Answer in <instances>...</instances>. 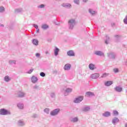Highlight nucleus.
Here are the masks:
<instances>
[{
  "mask_svg": "<svg viewBox=\"0 0 127 127\" xmlns=\"http://www.w3.org/2000/svg\"><path fill=\"white\" fill-rule=\"evenodd\" d=\"M68 23L69 29L72 30L76 25V20L73 19H70L68 20Z\"/></svg>",
  "mask_w": 127,
  "mask_h": 127,
  "instance_id": "obj_1",
  "label": "nucleus"
},
{
  "mask_svg": "<svg viewBox=\"0 0 127 127\" xmlns=\"http://www.w3.org/2000/svg\"><path fill=\"white\" fill-rule=\"evenodd\" d=\"M9 114H10V113H9V111L5 109L0 110V115H9Z\"/></svg>",
  "mask_w": 127,
  "mask_h": 127,
  "instance_id": "obj_2",
  "label": "nucleus"
},
{
  "mask_svg": "<svg viewBox=\"0 0 127 127\" xmlns=\"http://www.w3.org/2000/svg\"><path fill=\"white\" fill-rule=\"evenodd\" d=\"M84 99V97L83 96H80L78 98H77L74 100V103H80V102H82L83 101V99Z\"/></svg>",
  "mask_w": 127,
  "mask_h": 127,
  "instance_id": "obj_3",
  "label": "nucleus"
},
{
  "mask_svg": "<svg viewBox=\"0 0 127 127\" xmlns=\"http://www.w3.org/2000/svg\"><path fill=\"white\" fill-rule=\"evenodd\" d=\"M59 111H60V109H57L54 110L53 111H52L51 112V116H56V115H57L58 113H59Z\"/></svg>",
  "mask_w": 127,
  "mask_h": 127,
  "instance_id": "obj_4",
  "label": "nucleus"
},
{
  "mask_svg": "<svg viewBox=\"0 0 127 127\" xmlns=\"http://www.w3.org/2000/svg\"><path fill=\"white\" fill-rule=\"evenodd\" d=\"M62 5L63 7H66V8H70L71 7V4L70 3H63Z\"/></svg>",
  "mask_w": 127,
  "mask_h": 127,
  "instance_id": "obj_5",
  "label": "nucleus"
},
{
  "mask_svg": "<svg viewBox=\"0 0 127 127\" xmlns=\"http://www.w3.org/2000/svg\"><path fill=\"white\" fill-rule=\"evenodd\" d=\"M22 11H23L22 8H18L15 9V12L16 13H20V12H22Z\"/></svg>",
  "mask_w": 127,
  "mask_h": 127,
  "instance_id": "obj_6",
  "label": "nucleus"
},
{
  "mask_svg": "<svg viewBox=\"0 0 127 127\" xmlns=\"http://www.w3.org/2000/svg\"><path fill=\"white\" fill-rule=\"evenodd\" d=\"M67 54L68 56H75V54H74V52L72 50L68 51L67 52Z\"/></svg>",
  "mask_w": 127,
  "mask_h": 127,
  "instance_id": "obj_7",
  "label": "nucleus"
},
{
  "mask_svg": "<svg viewBox=\"0 0 127 127\" xmlns=\"http://www.w3.org/2000/svg\"><path fill=\"white\" fill-rule=\"evenodd\" d=\"M17 95L18 98H22V97H24V93L21 91L18 92Z\"/></svg>",
  "mask_w": 127,
  "mask_h": 127,
  "instance_id": "obj_8",
  "label": "nucleus"
},
{
  "mask_svg": "<svg viewBox=\"0 0 127 127\" xmlns=\"http://www.w3.org/2000/svg\"><path fill=\"white\" fill-rule=\"evenodd\" d=\"M99 74L98 73H94L91 75V77L92 79H97V78H99Z\"/></svg>",
  "mask_w": 127,
  "mask_h": 127,
  "instance_id": "obj_9",
  "label": "nucleus"
},
{
  "mask_svg": "<svg viewBox=\"0 0 127 127\" xmlns=\"http://www.w3.org/2000/svg\"><path fill=\"white\" fill-rule=\"evenodd\" d=\"M71 68V64H66L64 66V70H69Z\"/></svg>",
  "mask_w": 127,
  "mask_h": 127,
  "instance_id": "obj_10",
  "label": "nucleus"
},
{
  "mask_svg": "<svg viewBox=\"0 0 127 127\" xmlns=\"http://www.w3.org/2000/svg\"><path fill=\"white\" fill-rule=\"evenodd\" d=\"M95 54H96V55H98L99 56H103L104 53L101 51H96L95 52Z\"/></svg>",
  "mask_w": 127,
  "mask_h": 127,
  "instance_id": "obj_11",
  "label": "nucleus"
},
{
  "mask_svg": "<svg viewBox=\"0 0 127 127\" xmlns=\"http://www.w3.org/2000/svg\"><path fill=\"white\" fill-rule=\"evenodd\" d=\"M115 89L117 92H122L123 91V88L119 86L115 87Z\"/></svg>",
  "mask_w": 127,
  "mask_h": 127,
  "instance_id": "obj_12",
  "label": "nucleus"
},
{
  "mask_svg": "<svg viewBox=\"0 0 127 127\" xmlns=\"http://www.w3.org/2000/svg\"><path fill=\"white\" fill-rule=\"evenodd\" d=\"M102 116H103V117H110V116H111V113L109 112H106L103 114Z\"/></svg>",
  "mask_w": 127,
  "mask_h": 127,
  "instance_id": "obj_13",
  "label": "nucleus"
},
{
  "mask_svg": "<svg viewBox=\"0 0 127 127\" xmlns=\"http://www.w3.org/2000/svg\"><path fill=\"white\" fill-rule=\"evenodd\" d=\"M112 84H113V81H107L106 82H105V86L109 87V86H111Z\"/></svg>",
  "mask_w": 127,
  "mask_h": 127,
  "instance_id": "obj_14",
  "label": "nucleus"
},
{
  "mask_svg": "<svg viewBox=\"0 0 127 127\" xmlns=\"http://www.w3.org/2000/svg\"><path fill=\"white\" fill-rule=\"evenodd\" d=\"M49 26H48V25L47 24H43L42 25V29H44V30L47 29L48 28H49Z\"/></svg>",
  "mask_w": 127,
  "mask_h": 127,
  "instance_id": "obj_15",
  "label": "nucleus"
},
{
  "mask_svg": "<svg viewBox=\"0 0 127 127\" xmlns=\"http://www.w3.org/2000/svg\"><path fill=\"white\" fill-rule=\"evenodd\" d=\"M33 26L36 28V32H39V28H38V25L35 24H33Z\"/></svg>",
  "mask_w": 127,
  "mask_h": 127,
  "instance_id": "obj_16",
  "label": "nucleus"
},
{
  "mask_svg": "<svg viewBox=\"0 0 127 127\" xmlns=\"http://www.w3.org/2000/svg\"><path fill=\"white\" fill-rule=\"evenodd\" d=\"M32 82L33 83H36V82H37V78L35 76H32Z\"/></svg>",
  "mask_w": 127,
  "mask_h": 127,
  "instance_id": "obj_17",
  "label": "nucleus"
},
{
  "mask_svg": "<svg viewBox=\"0 0 127 127\" xmlns=\"http://www.w3.org/2000/svg\"><path fill=\"white\" fill-rule=\"evenodd\" d=\"M89 67L90 70H94L95 69V65H94L93 64H89Z\"/></svg>",
  "mask_w": 127,
  "mask_h": 127,
  "instance_id": "obj_18",
  "label": "nucleus"
},
{
  "mask_svg": "<svg viewBox=\"0 0 127 127\" xmlns=\"http://www.w3.org/2000/svg\"><path fill=\"white\" fill-rule=\"evenodd\" d=\"M86 97H90V96H94V93L91 92H88L86 93Z\"/></svg>",
  "mask_w": 127,
  "mask_h": 127,
  "instance_id": "obj_19",
  "label": "nucleus"
},
{
  "mask_svg": "<svg viewBox=\"0 0 127 127\" xmlns=\"http://www.w3.org/2000/svg\"><path fill=\"white\" fill-rule=\"evenodd\" d=\"M119 121L120 120H119V119L115 118L113 120V124H114V125H115V124H117V123H119Z\"/></svg>",
  "mask_w": 127,
  "mask_h": 127,
  "instance_id": "obj_20",
  "label": "nucleus"
},
{
  "mask_svg": "<svg viewBox=\"0 0 127 127\" xmlns=\"http://www.w3.org/2000/svg\"><path fill=\"white\" fill-rule=\"evenodd\" d=\"M89 12L90 14H92V15H93V14H95V13H96V11H94L92 9H89Z\"/></svg>",
  "mask_w": 127,
  "mask_h": 127,
  "instance_id": "obj_21",
  "label": "nucleus"
},
{
  "mask_svg": "<svg viewBox=\"0 0 127 127\" xmlns=\"http://www.w3.org/2000/svg\"><path fill=\"white\" fill-rule=\"evenodd\" d=\"M33 44H34V45H38V40L36 39L33 40Z\"/></svg>",
  "mask_w": 127,
  "mask_h": 127,
  "instance_id": "obj_22",
  "label": "nucleus"
},
{
  "mask_svg": "<svg viewBox=\"0 0 127 127\" xmlns=\"http://www.w3.org/2000/svg\"><path fill=\"white\" fill-rule=\"evenodd\" d=\"M37 7L38 8H44V7H45V5H44V4H41L38 5Z\"/></svg>",
  "mask_w": 127,
  "mask_h": 127,
  "instance_id": "obj_23",
  "label": "nucleus"
},
{
  "mask_svg": "<svg viewBox=\"0 0 127 127\" xmlns=\"http://www.w3.org/2000/svg\"><path fill=\"white\" fill-rule=\"evenodd\" d=\"M108 76H109V73H104L102 75L101 78H106V77H108Z\"/></svg>",
  "mask_w": 127,
  "mask_h": 127,
  "instance_id": "obj_24",
  "label": "nucleus"
},
{
  "mask_svg": "<svg viewBox=\"0 0 127 127\" xmlns=\"http://www.w3.org/2000/svg\"><path fill=\"white\" fill-rule=\"evenodd\" d=\"M58 52H59V49L56 48L55 50V55L56 56H57V55H58Z\"/></svg>",
  "mask_w": 127,
  "mask_h": 127,
  "instance_id": "obj_25",
  "label": "nucleus"
},
{
  "mask_svg": "<svg viewBox=\"0 0 127 127\" xmlns=\"http://www.w3.org/2000/svg\"><path fill=\"white\" fill-rule=\"evenodd\" d=\"M4 80L6 82H8V81H10V78H9V77H8V76H6L4 77Z\"/></svg>",
  "mask_w": 127,
  "mask_h": 127,
  "instance_id": "obj_26",
  "label": "nucleus"
},
{
  "mask_svg": "<svg viewBox=\"0 0 127 127\" xmlns=\"http://www.w3.org/2000/svg\"><path fill=\"white\" fill-rule=\"evenodd\" d=\"M3 11H4V7L0 6V12H3Z\"/></svg>",
  "mask_w": 127,
  "mask_h": 127,
  "instance_id": "obj_27",
  "label": "nucleus"
},
{
  "mask_svg": "<svg viewBox=\"0 0 127 127\" xmlns=\"http://www.w3.org/2000/svg\"><path fill=\"white\" fill-rule=\"evenodd\" d=\"M123 21L125 24H127V15L126 16V17L124 19Z\"/></svg>",
  "mask_w": 127,
  "mask_h": 127,
  "instance_id": "obj_28",
  "label": "nucleus"
},
{
  "mask_svg": "<svg viewBox=\"0 0 127 127\" xmlns=\"http://www.w3.org/2000/svg\"><path fill=\"white\" fill-rule=\"evenodd\" d=\"M74 3L76 4H80V0H73Z\"/></svg>",
  "mask_w": 127,
  "mask_h": 127,
  "instance_id": "obj_29",
  "label": "nucleus"
},
{
  "mask_svg": "<svg viewBox=\"0 0 127 127\" xmlns=\"http://www.w3.org/2000/svg\"><path fill=\"white\" fill-rule=\"evenodd\" d=\"M71 122H72L73 123H76V122H78V118H73L71 120Z\"/></svg>",
  "mask_w": 127,
  "mask_h": 127,
  "instance_id": "obj_30",
  "label": "nucleus"
},
{
  "mask_svg": "<svg viewBox=\"0 0 127 127\" xmlns=\"http://www.w3.org/2000/svg\"><path fill=\"white\" fill-rule=\"evenodd\" d=\"M83 111L84 112H88V111H90V108L89 107H86L84 109Z\"/></svg>",
  "mask_w": 127,
  "mask_h": 127,
  "instance_id": "obj_31",
  "label": "nucleus"
},
{
  "mask_svg": "<svg viewBox=\"0 0 127 127\" xmlns=\"http://www.w3.org/2000/svg\"><path fill=\"white\" fill-rule=\"evenodd\" d=\"M70 92H72V89H71V88H67L66 90V93H70Z\"/></svg>",
  "mask_w": 127,
  "mask_h": 127,
  "instance_id": "obj_32",
  "label": "nucleus"
},
{
  "mask_svg": "<svg viewBox=\"0 0 127 127\" xmlns=\"http://www.w3.org/2000/svg\"><path fill=\"white\" fill-rule=\"evenodd\" d=\"M18 108L19 109H23V105H18Z\"/></svg>",
  "mask_w": 127,
  "mask_h": 127,
  "instance_id": "obj_33",
  "label": "nucleus"
},
{
  "mask_svg": "<svg viewBox=\"0 0 127 127\" xmlns=\"http://www.w3.org/2000/svg\"><path fill=\"white\" fill-rule=\"evenodd\" d=\"M40 75L41 77H45V73L44 72H41Z\"/></svg>",
  "mask_w": 127,
  "mask_h": 127,
  "instance_id": "obj_34",
  "label": "nucleus"
},
{
  "mask_svg": "<svg viewBox=\"0 0 127 127\" xmlns=\"http://www.w3.org/2000/svg\"><path fill=\"white\" fill-rule=\"evenodd\" d=\"M113 113L114 115H115V116H118V115H119V112H118L117 111H114Z\"/></svg>",
  "mask_w": 127,
  "mask_h": 127,
  "instance_id": "obj_35",
  "label": "nucleus"
},
{
  "mask_svg": "<svg viewBox=\"0 0 127 127\" xmlns=\"http://www.w3.org/2000/svg\"><path fill=\"white\" fill-rule=\"evenodd\" d=\"M45 112L47 114H49V109L47 108V109H45Z\"/></svg>",
  "mask_w": 127,
  "mask_h": 127,
  "instance_id": "obj_36",
  "label": "nucleus"
},
{
  "mask_svg": "<svg viewBox=\"0 0 127 127\" xmlns=\"http://www.w3.org/2000/svg\"><path fill=\"white\" fill-rule=\"evenodd\" d=\"M113 70L115 73H118L119 72V69L118 68H114Z\"/></svg>",
  "mask_w": 127,
  "mask_h": 127,
  "instance_id": "obj_37",
  "label": "nucleus"
},
{
  "mask_svg": "<svg viewBox=\"0 0 127 127\" xmlns=\"http://www.w3.org/2000/svg\"><path fill=\"white\" fill-rule=\"evenodd\" d=\"M111 26L112 27H115V26H116V23H115L114 22L111 23Z\"/></svg>",
  "mask_w": 127,
  "mask_h": 127,
  "instance_id": "obj_38",
  "label": "nucleus"
},
{
  "mask_svg": "<svg viewBox=\"0 0 127 127\" xmlns=\"http://www.w3.org/2000/svg\"><path fill=\"white\" fill-rule=\"evenodd\" d=\"M32 72H33V68H31V69L28 71V73H29V74H31V73H32Z\"/></svg>",
  "mask_w": 127,
  "mask_h": 127,
  "instance_id": "obj_39",
  "label": "nucleus"
},
{
  "mask_svg": "<svg viewBox=\"0 0 127 127\" xmlns=\"http://www.w3.org/2000/svg\"><path fill=\"white\" fill-rule=\"evenodd\" d=\"M56 25H60V22H55Z\"/></svg>",
  "mask_w": 127,
  "mask_h": 127,
  "instance_id": "obj_40",
  "label": "nucleus"
},
{
  "mask_svg": "<svg viewBox=\"0 0 127 127\" xmlns=\"http://www.w3.org/2000/svg\"><path fill=\"white\" fill-rule=\"evenodd\" d=\"M36 57H39V56H40V54L39 53L36 54Z\"/></svg>",
  "mask_w": 127,
  "mask_h": 127,
  "instance_id": "obj_41",
  "label": "nucleus"
},
{
  "mask_svg": "<svg viewBox=\"0 0 127 127\" xmlns=\"http://www.w3.org/2000/svg\"><path fill=\"white\" fill-rule=\"evenodd\" d=\"M9 29L10 30L11 29H13V26H10L9 28Z\"/></svg>",
  "mask_w": 127,
  "mask_h": 127,
  "instance_id": "obj_42",
  "label": "nucleus"
},
{
  "mask_svg": "<svg viewBox=\"0 0 127 127\" xmlns=\"http://www.w3.org/2000/svg\"><path fill=\"white\" fill-rule=\"evenodd\" d=\"M4 26L3 24L0 23V27H3Z\"/></svg>",
  "mask_w": 127,
  "mask_h": 127,
  "instance_id": "obj_43",
  "label": "nucleus"
},
{
  "mask_svg": "<svg viewBox=\"0 0 127 127\" xmlns=\"http://www.w3.org/2000/svg\"><path fill=\"white\" fill-rule=\"evenodd\" d=\"M83 2H87L88 1V0H82Z\"/></svg>",
  "mask_w": 127,
  "mask_h": 127,
  "instance_id": "obj_44",
  "label": "nucleus"
},
{
  "mask_svg": "<svg viewBox=\"0 0 127 127\" xmlns=\"http://www.w3.org/2000/svg\"><path fill=\"white\" fill-rule=\"evenodd\" d=\"M35 89H37L38 88V86L37 85H36L34 86Z\"/></svg>",
  "mask_w": 127,
  "mask_h": 127,
  "instance_id": "obj_45",
  "label": "nucleus"
},
{
  "mask_svg": "<svg viewBox=\"0 0 127 127\" xmlns=\"http://www.w3.org/2000/svg\"><path fill=\"white\" fill-rule=\"evenodd\" d=\"M46 54H49V53L48 52H46Z\"/></svg>",
  "mask_w": 127,
  "mask_h": 127,
  "instance_id": "obj_46",
  "label": "nucleus"
},
{
  "mask_svg": "<svg viewBox=\"0 0 127 127\" xmlns=\"http://www.w3.org/2000/svg\"><path fill=\"white\" fill-rule=\"evenodd\" d=\"M105 43H106V44H108V42H107V41H105Z\"/></svg>",
  "mask_w": 127,
  "mask_h": 127,
  "instance_id": "obj_47",
  "label": "nucleus"
},
{
  "mask_svg": "<svg viewBox=\"0 0 127 127\" xmlns=\"http://www.w3.org/2000/svg\"><path fill=\"white\" fill-rule=\"evenodd\" d=\"M125 127H127V124L125 125Z\"/></svg>",
  "mask_w": 127,
  "mask_h": 127,
  "instance_id": "obj_48",
  "label": "nucleus"
}]
</instances>
